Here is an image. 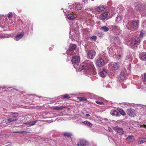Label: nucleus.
<instances>
[{"label": "nucleus", "instance_id": "f257e3e1", "mask_svg": "<svg viewBox=\"0 0 146 146\" xmlns=\"http://www.w3.org/2000/svg\"><path fill=\"white\" fill-rule=\"evenodd\" d=\"M94 68V66L92 62L89 61H87L80 65L78 67V70L81 71L84 69L85 74L90 77L95 74Z\"/></svg>", "mask_w": 146, "mask_h": 146}, {"label": "nucleus", "instance_id": "f03ea898", "mask_svg": "<svg viewBox=\"0 0 146 146\" xmlns=\"http://www.w3.org/2000/svg\"><path fill=\"white\" fill-rule=\"evenodd\" d=\"M8 18L4 15H0V27L2 28H6L7 25L12 23V15L11 12H9L8 15Z\"/></svg>", "mask_w": 146, "mask_h": 146}, {"label": "nucleus", "instance_id": "7ed1b4c3", "mask_svg": "<svg viewBox=\"0 0 146 146\" xmlns=\"http://www.w3.org/2000/svg\"><path fill=\"white\" fill-rule=\"evenodd\" d=\"M109 53L111 56H113L118 60L121 58L122 56V49L120 47H117L115 48L114 47L109 46Z\"/></svg>", "mask_w": 146, "mask_h": 146}, {"label": "nucleus", "instance_id": "20e7f679", "mask_svg": "<svg viewBox=\"0 0 146 146\" xmlns=\"http://www.w3.org/2000/svg\"><path fill=\"white\" fill-rule=\"evenodd\" d=\"M135 10L139 12L142 17H146V3L137 4L135 7Z\"/></svg>", "mask_w": 146, "mask_h": 146}, {"label": "nucleus", "instance_id": "39448f33", "mask_svg": "<svg viewBox=\"0 0 146 146\" xmlns=\"http://www.w3.org/2000/svg\"><path fill=\"white\" fill-rule=\"evenodd\" d=\"M139 22L137 20H133L131 22L128 21L126 25V27L128 29H136L138 27Z\"/></svg>", "mask_w": 146, "mask_h": 146}, {"label": "nucleus", "instance_id": "423d86ee", "mask_svg": "<svg viewBox=\"0 0 146 146\" xmlns=\"http://www.w3.org/2000/svg\"><path fill=\"white\" fill-rule=\"evenodd\" d=\"M103 58L107 59L108 57L104 54L102 55L101 56H100L97 59L96 62V64L97 66L102 67L104 66L105 62Z\"/></svg>", "mask_w": 146, "mask_h": 146}, {"label": "nucleus", "instance_id": "0eeeda50", "mask_svg": "<svg viewBox=\"0 0 146 146\" xmlns=\"http://www.w3.org/2000/svg\"><path fill=\"white\" fill-rule=\"evenodd\" d=\"M110 29V32L114 35H118L121 32L119 27L113 25L108 26Z\"/></svg>", "mask_w": 146, "mask_h": 146}, {"label": "nucleus", "instance_id": "6e6552de", "mask_svg": "<svg viewBox=\"0 0 146 146\" xmlns=\"http://www.w3.org/2000/svg\"><path fill=\"white\" fill-rule=\"evenodd\" d=\"M80 60V57L78 56H74L71 59L72 63L73 64L74 68L76 69L78 68Z\"/></svg>", "mask_w": 146, "mask_h": 146}, {"label": "nucleus", "instance_id": "1a4fd4ad", "mask_svg": "<svg viewBox=\"0 0 146 146\" xmlns=\"http://www.w3.org/2000/svg\"><path fill=\"white\" fill-rule=\"evenodd\" d=\"M119 66L118 62H111L109 64L108 68L110 71L113 72L118 70Z\"/></svg>", "mask_w": 146, "mask_h": 146}, {"label": "nucleus", "instance_id": "9d476101", "mask_svg": "<svg viewBox=\"0 0 146 146\" xmlns=\"http://www.w3.org/2000/svg\"><path fill=\"white\" fill-rule=\"evenodd\" d=\"M140 39L138 37L133 36L131 38V44L132 45L137 46L140 44Z\"/></svg>", "mask_w": 146, "mask_h": 146}, {"label": "nucleus", "instance_id": "9b49d317", "mask_svg": "<svg viewBox=\"0 0 146 146\" xmlns=\"http://www.w3.org/2000/svg\"><path fill=\"white\" fill-rule=\"evenodd\" d=\"M74 25H70V38H71L72 41L74 40V38L75 37V35L74 34L75 30L74 29Z\"/></svg>", "mask_w": 146, "mask_h": 146}, {"label": "nucleus", "instance_id": "f8f14e48", "mask_svg": "<svg viewBox=\"0 0 146 146\" xmlns=\"http://www.w3.org/2000/svg\"><path fill=\"white\" fill-rule=\"evenodd\" d=\"M113 129L116 132L119 133L120 135L125 134L126 133L125 131H124L122 128L117 126L114 127Z\"/></svg>", "mask_w": 146, "mask_h": 146}, {"label": "nucleus", "instance_id": "ddd939ff", "mask_svg": "<svg viewBox=\"0 0 146 146\" xmlns=\"http://www.w3.org/2000/svg\"><path fill=\"white\" fill-rule=\"evenodd\" d=\"M119 78L120 80H124L127 78V74H126V71L124 70L121 71Z\"/></svg>", "mask_w": 146, "mask_h": 146}, {"label": "nucleus", "instance_id": "4468645a", "mask_svg": "<svg viewBox=\"0 0 146 146\" xmlns=\"http://www.w3.org/2000/svg\"><path fill=\"white\" fill-rule=\"evenodd\" d=\"M77 146H89V143L86 140L81 139L79 143L77 144Z\"/></svg>", "mask_w": 146, "mask_h": 146}, {"label": "nucleus", "instance_id": "2eb2a0df", "mask_svg": "<svg viewBox=\"0 0 146 146\" xmlns=\"http://www.w3.org/2000/svg\"><path fill=\"white\" fill-rule=\"evenodd\" d=\"M96 52L94 50H90L88 51L87 53V57L91 59H93L96 54Z\"/></svg>", "mask_w": 146, "mask_h": 146}, {"label": "nucleus", "instance_id": "dca6fc26", "mask_svg": "<svg viewBox=\"0 0 146 146\" xmlns=\"http://www.w3.org/2000/svg\"><path fill=\"white\" fill-rule=\"evenodd\" d=\"M126 60L127 62L128 63V65L129 66V68L131 65V62L132 60V56L131 53L128 54L126 56Z\"/></svg>", "mask_w": 146, "mask_h": 146}, {"label": "nucleus", "instance_id": "f3484780", "mask_svg": "<svg viewBox=\"0 0 146 146\" xmlns=\"http://www.w3.org/2000/svg\"><path fill=\"white\" fill-rule=\"evenodd\" d=\"M13 35L12 34H5L1 33L0 31V38H4L10 37H13Z\"/></svg>", "mask_w": 146, "mask_h": 146}, {"label": "nucleus", "instance_id": "a211bd4d", "mask_svg": "<svg viewBox=\"0 0 146 146\" xmlns=\"http://www.w3.org/2000/svg\"><path fill=\"white\" fill-rule=\"evenodd\" d=\"M127 114L132 117H134L135 115V110L132 109H129L127 110Z\"/></svg>", "mask_w": 146, "mask_h": 146}, {"label": "nucleus", "instance_id": "6ab92c4d", "mask_svg": "<svg viewBox=\"0 0 146 146\" xmlns=\"http://www.w3.org/2000/svg\"><path fill=\"white\" fill-rule=\"evenodd\" d=\"M25 33L23 32H21L20 33L16 36L14 39L17 41H18L22 38L24 35Z\"/></svg>", "mask_w": 146, "mask_h": 146}, {"label": "nucleus", "instance_id": "aec40b11", "mask_svg": "<svg viewBox=\"0 0 146 146\" xmlns=\"http://www.w3.org/2000/svg\"><path fill=\"white\" fill-rule=\"evenodd\" d=\"M107 71L108 70L105 69H103L102 70L100 71L99 73L100 76L102 78L105 77L107 74Z\"/></svg>", "mask_w": 146, "mask_h": 146}, {"label": "nucleus", "instance_id": "412c9836", "mask_svg": "<svg viewBox=\"0 0 146 146\" xmlns=\"http://www.w3.org/2000/svg\"><path fill=\"white\" fill-rule=\"evenodd\" d=\"M76 17L77 15L75 14H74L72 12L68 14L67 16L68 18L70 20L76 18Z\"/></svg>", "mask_w": 146, "mask_h": 146}, {"label": "nucleus", "instance_id": "4be33fe9", "mask_svg": "<svg viewBox=\"0 0 146 146\" xmlns=\"http://www.w3.org/2000/svg\"><path fill=\"white\" fill-rule=\"evenodd\" d=\"M108 12H106L102 14L100 16V19L101 20H104L107 17L108 15Z\"/></svg>", "mask_w": 146, "mask_h": 146}, {"label": "nucleus", "instance_id": "5701e85b", "mask_svg": "<svg viewBox=\"0 0 146 146\" xmlns=\"http://www.w3.org/2000/svg\"><path fill=\"white\" fill-rule=\"evenodd\" d=\"M110 113L113 116H118L119 115L118 111L115 110H111V111Z\"/></svg>", "mask_w": 146, "mask_h": 146}, {"label": "nucleus", "instance_id": "b1692460", "mask_svg": "<svg viewBox=\"0 0 146 146\" xmlns=\"http://www.w3.org/2000/svg\"><path fill=\"white\" fill-rule=\"evenodd\" d=\"M105 9V8L103 5H100L96 7V10L98 12H101L104 10Z\"/></svg>", "mask_w": 146, "mask_h": 146}, {"label": "nucleus", "instance_id": "393cba45", "mask_svg": "<svg viewBox=\"0 0 146 146\" xmlns=\"http://www.w3.org/2000/svg\"><path fill=\"white\" fill-rule=\"evenodd\" d=\"M146 142V136L140 138L138 141V143L141 144Z\"/></svg>", "mask_w": 146, "mask_h": 146}, {"label": "nucleus", "instance_id": "a878e982", "mask_svg": "<svg viewBox=\"0 0 146 146\" xmlns=\"http://www.w3.org/2000/svg\"><path fill=\"white\" fill-rule=\"evenodd\" d=\"M139 58L143 60H146V53L143 52L140 54Z\"/></svg>", "mask_w": 146, "mask_h": 146}, {"label": "nucleus", "instance_id": "bb28decb", "mask_svg": "<svg viewBox=\"0 0 146 146\" xmlns=\"http://www.w3.org/2000/svg\"><path fill=\"white\" fill-rule=\"evenodd\" d=\"M109 29H110L109 27H108L105 26H103L100 28V29L101 30L105 32H107L108 31Z\"/></svg>", "mask_w": 146, "mask_h": 146}, {"label": "nucleus", "instance_id": "cd10ccee", "mask_svg": "<svg viewBox=\"0 0 146 146\" xmlns=\"http://www.w3.org/2000/svg\"><path fill=\"white\" fill-rule=\"evenodd\" d=\"M82 8V5L80 3H78L76 5L75 9L76 11L80 10Z\"/></svg>", "mask_w": 146, "mask_h": 146}, {"label": "nucleus", "instance_id": "c85d7f7f", "mask_svg": "<svg viewBox=\"0 0 146 146\" xmlns=\"http://www.w3.org/2000/svg\"><path fill=\"white\" fill-rule=\"evenodd\" d=\"M37 121H35L29 123H25V124H26L28 127H29L34 125L35 124Z\"/></svg>", "mask_w": 146, "mask_h": 146}, {"label": "nucleus", "instance_id": "c756f323", "mask_svg": "<svg viewBox=\"0 0 146 146\" xmlns=\"http://www.w3.org/2000/svg\"><path fill=\"white\" fill-rule=\"evenodd\" d=\"M113 38L114 41H113V42L115 43H117L118 44H119L120 43V40L118 37H114Z\"/></svg>", "mask_w": 146, "mask_h": 146}, {"label": "nucleus", "instance_id": "7c9ffc66", "mask_svg": "<svg viewBox=\"0 0 146 146\" xmlns=\"http://www.w3.org/2000/svg\"><path fill=\"white\" fill-rule=\"evenodd\" d=\"M76 47V45L75 44H70L69 47L70 50V51H72L74 50Z\"/></svg>", "mask_w": 146, "mask_h": 146}, {"label": "nucleus", "instance_id": "2f4dec72", "mask_svg": "<svg viewBox=\"0 0 146 146\" xmlns=\"http://www.w3.org/2000/svg\"><path fill=\"white\" fill-rule=\"evenodd\" d=\"M11 114L12 115V117L15 118L19 117V114L18 112H12L11 113Z\"/></svg>", "mask_w": 146, "mask_h": 146}, {"label": "nucleus", "instance_id": "473e14b6", "mask_svg": "<svg viewBox=\"0 0 146 146\" xmlns=\"http://www.w3.org/2000/svg\"><path fill=\"white\" fill-rule=\"evenodd\" d=\"M63 135L64 136L68 137H70L71 136H72V133L67 132L63 133Z\"/></svg>", "mask_w": 146, "mask_h": 146}, {"label": "nucleus", "instance_id": "72a5a7b5", "mask_svg": "<svg viewBox=\"0 0 146 146\" xmlns=\"http://www.w3.org/2000/svg\"><path fill=\"white\" fill-rule=\"evenodd\" d=\"M18 120V119L16 118L14 119L12 118H9L7 119V121L9 123H10L11 122L16 121Z\"/></svg>", "mask_w": 146, "mask_h": 146}, {"label": "nucleus", "instance_id": "f704fd0d", "mask_svg": "<svg viewBox=\"0 0 146 146\" xmlns=\"http://www.w3.org/2000/svg\"><path fill=\"white\" fill-rule=\"evenodd\" d=\"M145 32L143 30L141 31L139 35V37L140 38H142L145 36Z\"/></svg>", "mask_w": 146, "mask_h": 146}, {"label": "nucleus", "instance_id": "c9c22d12", "mask_svg": "<svg viewBox=\"0 0 146 146\" xmlns=\"http://www.w3.org/2000/svg\"><path fill=\"white\" fill-rule=\"evenodd\" d=\"M82 123L85 124L86 125L89 126L91 127L92 126V124L89 122L87 121H85L82 122Z\"/></svg>", "mask_w": 146, "mask_h": 146}, {"label": "nucleus", "instance_id": "e433bc0d", "mask_svg": "<svg viewBox=\"0 0 146 146\" xmlns=\"http://www.w3.org/2000/svg\"><path fill=\"white\" fill-rule=\"evenodd\" d=\"M122 16L121 15H118L116 19V21L117 22H119L122 19Z\"/></svg>", "mask_w": 146, "mask_h": 146}, {"label": "nucleus", "instance_id": "4c0bfd02", "mask_svg": "<svg viewBox=\"0 0 146 146\" xmlns=\"http://www.w3.org/2000/svg\"><path fill=\"white\" fill-rule=\"evenodd\" d=\"M64 108V107L63 106H55L53 107V109L55 110H62Z\"/></svg>", "mask_w": 146, "mask_h": 146}, {"label": "nucleus", "instance_id": "58836bf2", "mask_svg": "<svg viewBox=\"0 0 146 146\" xmlns=\"http://www.w3.org/2000/svg\"><path fill=\"white\" fill-rule=\"evenodd\" d=\"M142 79L144 84L146 85V73H144Z\"/></svg>", "mask_w": 146, "mask_h": 146}, {"label": "nucleus", "instance_id": "ea45409f", "mask_svg": "<svg viewBox=\"0 0 146 146\" xmlns=\"http://www.w3.org/2000/svg\"><path fill=\"white\" fill-rule=\"evenodd\" d=\"M111 83H108V82H105L104 83V86H106V88H110L111 86Z\"/></svg>", "mask_w": 146, "mask_h": 146}, {"label": "nucleus", "instance_id": "a19ab883", "mask_svg": "<svg viewBox=\"0 0 146 146\" xmlns=\"http://www.w3.org/2000/svg\"><path fill=\"white\" fill-rule=\"evenodd\" d=\"M24 25H25V26L23 27V29L26 31H28L29 26V25L27 24H25Z\"/></svg>", "mask_w": 146, "mask_h": 146}, {"label": "nucleus", "instance_id": "79ce46f5", "mask_svg": "<svg viewBox=\"0 0 146 146\" xmlns=\"http://www.w3.org/2000/svg\"><path fill=\"white\" fill-rule=\"evenodd\" d=\"M119 112L120 113L123 115H124L125 114V112L122 109H119V110H118Z\"/></svg>", "mask_w": 146, "mask_h": 146}, {"label": "nucleus", "instance_id": "37998d69", "mask_svg": "<svg viewBox=\"0 0 146 146\" xmlns=\"http://www.w3.org/2000/svg\"><path fill=\"white\" fill-rule=\"evenodd\" d=\"M97 38V37L96 36H93L90 37V40L92 41H95Z\"/></svg>", "mask_w": 146, "mask_h": 146}, {"label": "nucleus", "instance_id": "c03bdc74", "mask_svg": "<svg viewBox=\"0 0 146 146\" xmlns=\"http://www.w3.org/2000/svg\"><path fill=\"white\" fill-rule=\"evenodd\" d=\"M141 26L143 27H146V19L143 21Z\"/></svg>", "mask_w": 146, "mask_h": 146}, {"label": "nucleus", "instance_id": "a18cd8bd", "mask_svg": "<svg viewBox=\"0 0 146 146\" xmlns=\"http://www.w3.org/2000/svg\"><path fill=\"white\" fill-rule=\"evenodd\" d=\"M78 99L80 100L81 101H86L87 99L85 98L82 97H78Z\"/></svg>", "mask_w": 146, "mask_h": 146}, {"label": "nucleus", "instance_id": "49530a36", "mask_svg": "<svg viewBox=\"0 0 146 146\" xmlns=\"http://www.w3.org/2000/svg\"><path fill=\"white\" fill-rule=\"evenodd\" d=\"M61 98L63 99L64 98H70V97L68 95L66 94L64 95H62Z\"/></svg>", "mask_w": 146, "mask_h": 146}, {"label": "nucleus", "instance_id": "de8ad7c7", "mask_svg": "<svg viewBox=\"0 0 146 146\" xmlns=\"http://www.w3.org/2000/svg\"><path fill=\"white\" fill-rule=\"evenodd\" d=\"M133 136L132 135H129L127 137L126 140H127L131 141L133 139Z\"/></svg>", "mask_w": 146, "mask_h": 146}, {"label": "nucleus", "instance_id": "09e8293b", "mask_svg": "<svg viewBox=\"0 0 146 146\" xmlns=\"http://www.w3.org/2000/svg\"><path fill=\"white\" fill-rule=\"evenodd\" d=\"M37 97L36 96H34L33 95H32L31 94L29 96V98H34L36 99V98Z\"/></svg>", "mask_w": 146, "mask_h": 146}, {"label": "nucleus", "instance_id": "8fccbe9b", "mask_svg": "<svg viewBox=\"0 0 146 146\" xmlns=\"http://www.w3.org/2000/svg\"><path fill=\"white\" fill-rule=\"evenodd\" d=\"M96 102L98 104L102 105L104 104V103L102 102H99L97 101H96Z\"/></svg>", "mask_w": 146, "mask_h": 146}, {"label": "nucleus", "instance_id": "3c124183", "mask_svg": "<svg viewBox=\"0 0 146 146\" xmlns=\"http://www.w3.org/2000/svg\"><path fill=\"white\" fill-rule=\"evenodd\" d=\"M7 122V121L5 120H3V122H2V125H3L4 126H7V123H6L5 124H4V123H5Z\"/></svg>", "mask_w": 146, "mask_h": 146}, {"label": "nucleus", "instance_id": "603ef678", "mask_svg": "<svg viewBox=\"0 0 146 146\" xmlns=\"http://www.w3.org/2000/svg\"><path fill=\"white\" fill-rule=\"evenodd\" d=\"M108 139L110 142H112V141H113V139L111 137H108Z\"/></svg>", "mask_w": 146, "mask_h": 146}, {"label": "nucleus", "instance_id": "864d4df0", "mask_svg": "<svg viewBox=\"0 0 146 146\" xmlns=\"http://www.w3.org/2000/svg\"><path fill=\"white\" fill-rule=\"evenodd\" d=\"M63 119H62V118H61L60 117H58L56 119V121H59L60 120H62Z\"/></svg>", "mask_w": 146, "mask_h": 146}, {"label": "nucleus", "instance_id": "5fc2aeb1", "mask_svg": "<svg viewBox=\"0 0 146 146\" xmlns=\"http://www.w3.org/2000/svg\"><path fill=\"white\" fill-rule=\"evenodd\" d=\"M103 34L101 33H98V35L99 37H102L103 36Z\"/></svg>", "mask_w": 146, "mask_h": 146}, {"label": "nucleus", "instance_id": "6e6d98bb", "mask_svg": "<svg viewBox=\"0 0 146 146\" xmlns=\"http://www.w3.org/2000/svg\"><path fill=\"white\" fill-rule=\"evenodd\" d=\"M89 1V0H83V1L84 3L87 4L88 3V1Z\"/></svg>", "mask_w": 146, "mask_h": 146}, {"label": "nucleus", "instance_id": "4d7b16f0", "mask_svg": "<svg viewBox=\"0 0 146 146\" xmlns=\"http://www.w3.org/2000/svg\"><path fill=\"white\" fill-rule=\"evenodd\" d=\"M107 130H108L109 131L111 132V131L112 130V129H111L110 127H108V129Z\"/></svg>", "mask_w": 146, "mask_h": 146}, {"label": "nucleus", "instance_id": "13d9d810", "mask_svg": "<svg viewBox=\"0 0 146 146\" xmlns=\"http://www.w3.org/2000/svg\"><path fill=\"white\" fill-rule=\"evenodd\" d=\"M141 127H143L145 128L146 129V125H143L141 126Z\"/></svg>", "mask_w": 146, "mask_h": 146}, {"label": "nucleus", "instance_id": "bf43d9fd", "mask_svg": "<svg viewBox=\"0 0 146 146\" xmlns=\"http://www.w3.org/2000/svg\"><path fill=\"white\" fill-rule=\"evenodd\" d=\"M24 132L23 131H16V132H15V133H24Z\"/></svg>", "mask_w": 146, "mask_h": 146}, {"label": "nucleus", "instance_id": "052dcab7", "mask_svg": "<svg viewBox=\"0 0 146 146\" xmlns=\"http://www.w3.org/2000/svg\"><path fill=\"white\" fill-rule=\"evenodd\" d=\"M70 57H68L67 58V60H66V61H68L70 59Z\"/></svg>", "mask_w": 146, "mask_h": 146}, {"label": "nucleus", "instance_id": "680f3d73", "mask_svg": "<svg viewBox=\"0 0 146 146\" xmlns=\"http://www.w3.org/2000/svg\"><path fill=\"white\" fill-rule=\"evenodd\" d=\"M90 115H89V114H87L86 115V117H88V116H89Z\"/></svg>", "mask_w": 146, "mask_h": 146}, {"label": "nucleus", "instance_id": "e2e57ef3", "mask_svg": "<svg viewBox=\"0 0 146 146\" xmlns=\"http://www.w3.org/2000/svg\"><path fill=\"white\" fill-rule=\"evenodd\" d=\"M12 145H5V146H12Z\"/></svg>", "mask_w": 146, "mask_h": 146}, {"label": "nucleus", "instance_id": "0e129e2a", "mask_svg": "<svg viewBox=\"0 0 146 146\" xmlns=\"http://www.w3.org/2000/svg\"><path fill=\"white\" fill-rule=\"evenodd\" d=\"M121 85H122V87L123 88H124V87H123V86L124 85V84H121Z\"/></svg>", "mask_w": 146, "mask_h": 146}, {"label": "nucleus", "instance_id": "69168bd1", "mask_svg": "<svg viewBox=\"0 0 146 146\" xmlns=\"http://www.w3.org/2000/svg\"><path fill=\"white\" fill-rule=\"evenodd\" d=\"M91 9H87V10H86L87 11H90L91 10Z\"/></svg>", "mask_w": 146, "mask_h": 146}, {"label": "nucleus", "instance_id": "338daca9", "mask_svg": "<svg viewBox=\"0 0 146 146\" xmlns=\"http://www.w3.org/2000/svg\"><path fill=\"white\" fill-rule=\"evenodd\" d=\"M7 31V29H4V30H3V31Z\"/></svg>", "mask_w": 146, "mask_h": 146}, {"label": "nucleus", "instance_id": "774afa93", "mask_svg": "<svg viewBox=\"0 0 146 146\" xmlns=\"http://www.w3.org/2000/svg\"><path fill=\"white\" fill-rule=\"evenodd\" d=\"M49 50H52V48H49Z\"/></svg>", "mask_w": 146, "mask_h": 146}]
</instances>
